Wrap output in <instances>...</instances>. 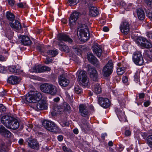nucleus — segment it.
<instances>
[{"instance_id": "nucleus-1", "label": "nucleus", "mask_w": 152, "mask_h": 152, "mask_svg": "<svg viewBox=\"0 0 152 152\" xmlns=\"http://www.w3.org/2000/svg\"><path fill=\"white\" fill-rule=\"evenodd\" d=\"M42 98L41 93L37 91H32L29 92L26 95V100L28 102L32 103L31 107L35 110L38 111L47 109L46 100H40Z\"/></svg>"}, {"instance_id": "nucleus-2", "label": "nucleus", "mask_w": 152, "mask_h": 152, "mask_svg": "<svg viewBox=\"0 0 152 152\" xmlns=\"http://www.w3.org/2000/svg\"><path fill=\"white\" fill-rule=\"evenodd\" d=\"M2 124L7 128L16 130L19 126L18 120L15 118L9 115H4L1 118Z\"/></svg>"}, {"instance_id": "nucleus-3", "label": "nucleus", "mask_w": 152, "mask_h": 152, "mask_svg": "<svg viewBox=\"0 0 152 152\" xmlns=\"http://www.w3.org/2000/svg\"><path fill=\"white\" fill-rule=\"evenodd\" d=\"M77 34L81 41L84 42L87 41L89 37V31L87 26L83 24L79 26L77 28Z\"/></svg>"}, {"instance_id": "nucleus-4", "label": "nucleus", "mask_w": 152, "mask_h": 152, "mask_svg": "<svg viewBox=\"0 0 152 152\" xmlns=\"http://www.w3.org/2000/svg\"><path fill=\"white\" fill-rule=\"evenodd\" d=\"M76 75L82 85L84 87H87L88 80L86 75V72L84 70H79L76 73Z\"/></svg>"}, {"instance_id": "nucleus-5", "label": "nucleus", "mask_w": 152, "mask_h": 152, "mask_svg": "<svg viewBox=\"0 0 152 152\" xmlns=\"http://www.w3.org/2000/svg\"><path fill=\"white\" fill-rule=\"evenodd\" d=\"M113 70V64L111 60H109L103 67L102 73L104 76L107 77L112 73Z\"/></svg>"}, {"instance_id": "nucleus-6", "label": "nucleus", "mask_w": 152, "mask_h": 152, "mask_svg": "<svg viewBox=\"0 0 152 152\" xmlns=\"http://www.w3.org/2000/svg\"><path fill=\"white\" fill-rule=\"evenodd\" d=\"M132 59L134 63L137 65L141 66L144 63L142 56L139 52H136L133 54Z\"/></svg>"}, {"instance_id": "nucleus-7", "label": "nucleus", "mask_w": 152, "mask_h": 152, "mask_svg": "<svg viewBox=\"0 0 152 152\" xmlns=\"http://www.w3.org/2000/svg\"><path fill=\"white\" fill-rule=\"evenodd\" d=\"M48 131L60 134L62 133L61 129L55 123L48 120Z\"/></svg>"}, {"instance_id": "nucleus-8", "label": "nucleus", "mask_w": 152, "mask_h": 152, "mask_svg": "<svg viewBox=\"0 0 152 152\" xmlns=\"http://www.w3.org/2000/svg\"><path fill=\"white\" fill-rule=\"evenodd\" d=\"M79 13L77 12H73L71 15L69 19V24L71 28H73V26L76 24V21L78 18Z\"/></svg>"}, {"instance_id": "nucleus-9", "label": "nucleus", "mask_w": 152, "mask_h": 152, "mask_svg": "<svg viewBox=\"0 0 152 152\" xmlns=\"http://www.w3.org/2000/svg\"><path fill=\"white\" fill-rule=\"evenodd\" d=\"M87 66L90 77L93 81H97L98 77L97 71L94 68L92 67L90 65H88Z\"/></svg>"}, {"instance_id": "nucleus-10", "label": "nucleus", "mask_w": 152, "mask_h": 152, "mask_svg": "<svg viewBox=\"0 0 152 152\" xmlns=\"http://www.w3.org/2000/svg\"><path fill=\"white\" fill-rule=\"evenodd\" d=\"M121 32L124 34H127L129 31V24L126 21H124L121 23L120 26Z\"/></svg>"}, {"instance_id": "nucleus-11", "label": "nucleus", "mask_w": 152, "mask_h": 152, "mask_svg": "<svg viewBox=\"0 0 152 152\" xmlns=\"http://www.w3.org/2000/svg\"><path fill=\"white\" fill-rule=\"evenodd\" d=\"M98 103L102 107L106 108L110 105V102L109 99L107 98L99 97L98 98Z\"/></svg>"}, {"instance_id": "nucleus-12", "label": "nucleus", "mask_w": 152, "mask_h": 152, "mask_svg": "<svg viewBox=\"0 0 152 152\" xmlns=\"http://www.w3.org/2000/svg\"><path fill=\"white\" fill-rule=\"evenodd\" d=\"M18 38L22 45H29L31 43V41L27 36L20 35L18 36Z\"/></svg>"}, {"instance_id": "nucleus-13", "label": "nucleus", "mask_w": 152, "mask_h": 152, "mask_svg": "<svg viewBox=\"0 0 152 152\" xmlns=\"http://www.w3.org/2000/svg\"><path fill=\"white\" fill-rule=\"evenodd\" d=\"M28 146L31 148L38 150L39 148V144L36 139L29 138L28 141Z\"/></svg>"}, {"instance_id": "nucleus-14", "label": "nucleus", "mask_w": 152, "mask_h": 152, "mask_svg": "<svg viewBox=\"0 0 152 152\" xmlns=\"http://www.w3.org/2000/svg\"><path fill=\"white\" fill-rule=\"evenodd\" d=\"M79 112L80 115L83 117L89 118V112L87 107L83 104L80 105L79 107Z\"/></svg>"}, {"instance_id": "nucleus-15", "label": "nucleus", "mask_w": 152, "mask_h": 152, "mask_svg": "<svg viewBox=\"0 0 152 152\" xmlns=\"http://www.w3.org/2000/svg\"><path fill=\"white\" fill-rule=\"evenodd\" d=\"M115 111L120 121L125 122L126 121L124 112H122L118 108H115Z\"/></svg>"}, {"instance_id": "nucleus-16", "label": "nucleus", "mask_w": 152, "mask_h": 152, "mask_svg": "<svg viewBox=\"0 0 152 152\" xmlns=\"http://www.w3.org/2000/svg\"><path fill=\"white\" fill-rule=\"evenodd\" d=\"M0 133L3 136L7 138H11L12 136V134L9 131L6 129L3 126L0 127Z\"/></svg>"}, {"instance_id": "nucleus-17", "label": "nucleus", "mask_w": 152, "mask_h": 152, "mask_svg": "<svg viewBox=\"0 0 152 152\" xmlns=\"http://www.w3.org/2000/svg\"><path fill=\"white\" fill-rule=\"evenodd\" d=\"M20 80V79L19 77L12 75L8 78L7 82L12 85H15L18 84Z\"/></svg>"}, {"instance_id": "nucleus-18", "label": "nucleus", "mask_w": 152, "mask_h": 152, "mask_svg": "<svg viewBox=\"0 0 152 152\" xmlns=\"http://www.w3.org/2000/svg\"><path fill=\"white\" fill-rule=\"evenodd\" d=\"M87 58L90 62L95 66H97L99 65V61L92 53H88L87 54Z\"/></svg>"}, {"instance_id": "nucleus-19", "label": "nucleus", "mask_w": 152, "mask_h": 152, "mask_svg": "<svg viewBox=\"0 0 152 152\" xmlns=\"http://www.w3.org/2000/svg\"><path fill=\"white\" fill-rule=\"evenodd\" d=\"M79 125L83 132L85 133L88 132L90 128L89 124L85 120L82 121L81 123L79 124Z\"/></svg>"}, {"instance_id": "nucleus-20", "label": "nucleus", "mask_w": 152, "mask_h": 152, "mask_svg": "<svg viewBox=\"0 0 152 152\" xmlns=\"http://www.w3.org/2000/svg\"><path fill=\"white\" fill-rule=\"evenodd\" d=\"M33 69L34 72H44L47 70L48 67L45 66L39 65L34 66Z\"/></svg>"}, {"instance_id": "nucleus-21", "label": "nucleus", "mask_w": 152, "mask_h": 152, "mask_svg": "<svg viewBox=\"0 0 152 152\" xmlns=\"http://www.w3.org/2000/svg\"><path fill=\"white\" fill-rule=\"evenodd\" d=\"M58 38L60 41H67L69 43H71L73 42L72 39L65 34H59L58 35Z\"/></svg>"}, {"instance_id": "nucleus-22", "label": "nucleus", "mask_w": 152, "mask_h": 152, "mask_svg": "<svg viewBox=\"0 0 152 152\" xmlns=\"http://www.w3.org/2000/svg\"><path fill=\"white\" fill-rule=\"evenodd\" d=\"M58 81L59 84L63 87L67 86L69 83V81L66 78L60 75L58 78Z\"/></svg>"}, {"instance_id": "nucleus-23", "label": "nucleus", "mask_w": 152, "mask_h": 152, "mask_svg": "<svg viewBox=\"0 0 152 152\" xmlns=\"http://www.w3.org/2000/svg\"><path fill=\"white\" fill-rule=\"evenodd\" d=\"M11 27L17 30H19L22 27L20 22L18 20L12 21L10 23Z\"/></svg>"}, {"instance_id": "nucleus-24", "label": "nucleus", "mask_w": 152, "mask_h": 152, "mask_svg": "<svg viewBox=\"0 0 152 152\" xmlns=\"http://www.w3.org/2000/svg\"><path fill=\"white\" fill-rule=\"evenodd\" d=\"M92 91L96 94H98L102 92L100 85L98 83L93 84L92 86Z\"/></svg>"}, {"instance_id": "nucleus-25", "label": "nucleus", "mask_w": 152, "mask_h": 152, "mask_svg": "<svg viewBox=\"0 0 152 152\" xmlns=\"http://www.w3.org/2000/svg\"><path fill=\"white\" fill-rule=\"evenodd\" d=\"M99 14L97 8L94 7H91L89 8V15L92 17L96 16Z\"/></svg>"}, {"instance_id": "nucleus-26", "label": "nucleus", "mask_w": 152, "mask_h": 152, "mask_svg": "<svg viewBox=\"0 0 152 152\" xmlns=\"http://www.w3.org/2000/svg\"><path fill=\"white\" fill-rule=\"evenodd\" d=\"M48 93L52 95H54L57 93L56 87L51 84H48Z\"/></svg>"}, {"instance_id": "nucleus-27", "label": "nucleus", "mask_w": 152, "mask_h": 152, "mask_svg": "<svg viewBox=\"0 0 152 152\" xmlns=\"http://www.w3.org/2000/svg\"><path fill=\"white\" fill-rule=\"evenodd\" d=\"M59 49L61 51L64 52L66 53H68L69 51V49L68 46L62 44V43H59L58 44Z\"/></svg>"}, {"instance_id": "nucleus-28", "label": "nucleus", "mask_w": 152, "mask_h": 152, "mask_svg": "<svg viewBox=\"0 0 152 152\" xmlns=\"http://www.w3.org/2000/svg\"><path fill=\"white\" fill-rule=\"evenodd\" d=\"M137 16L139 19L143 20L145 17V14L144 11L141 9H139L137 10Z\"/></svg>"}, {"instance_id": "nucleus-29", "label": "nucleus", "mask_w": 152, "mask_h": 152, "mask_svg": "<svg viewBox=\"0 0 152 152\" xmlns=\"http://www.w3.org/2000/svg\"><path fill=\"white\" fill-rule=\"evenodd\" d=\"M93 51L98 57H100L102 53V50L98 46L95 47L93 50Z\"/></svg>"}, {"instance_id": "nucleus-30", "label": "nucleus", "mask_w": 152, "mask_h": 152, "mask_svg": "<svg viewBox=\"0 0 152 152\" xmlns=\"http://www.w3.org/2000/svg\"><path fill=\"white\" fill-rule=\"evenodd\" d=\"M6 16L7 19L9 20L12 21L14 20L15 16L13 14L9 11L7 12L6 13Z\"/></svg>"}, {"instance_id": "nucleus-31", "label": "nucleus", "mask_w": 152, "mask_h": 152, "mask_svg": "<svg viewBox=\"0 0 152 152\" xmlns=\"http://www.w3.org/2000/svg\"><path fill=\"white\" fill-rule=\"evenodd\" d=\"M8 69L10 72L18 74H19L20 72V71L19 69H16L15 66H12L9 67Z\"/></svg>"}, {"instance_id": "nucleus-32", "label": "nucleus", "mask_w": 152, "mask_h": 152, "mask_svg": "<svg viewBox=\"0 0 152 152\" xmlns=\"http://www.w3.org/2000/svg\"><path fill=\"white\" fill-rule=\"evenodd\" d=\"M146 39L142 37H139L137 39V44L140 46L142 47V45L145 43Z\"/></svg>"}, {"instance_id": "nucleus-33", "label": "nucleus", "mask_w": 152, "mask_h": 152, "mask_svg": "<svg viewBox=\"0 0 152 152\" xmlns=\"http://www.w3.org/2000/svg\"><path fill=\"white\" fill-rule=\"evenodd\" d=\"M120 64H118V66H119L117 69V72L118 75H122L125 72V68L124 67H120L119 65Z\"/></svg>"}, {"instance_id": "nucleus-34", "label": "nucleus", "mask_w": 152, "mask_h": 152, "mask_svg": "<svg viewBox=\"0 0 152 152\" xmlns=\"http://www.w3.org/2000/svg\"><path fill=\"white\" fill-rule=\"evenodd\" d=\"M40 89L41 91L45 93H48V84L44 83L40 86Z\"/></svg>"}, {"instance_id": "nucleus-35", "label": "nucleus", "mask_w": 152, "mask_h": 152, "mask_svg": "<svg viewBox=\"0 0 152 152\" xmlns=\"http://www.w3.org/2000/svg\"><path fill=\"white\" fill-rule=\"evenodd\" d=\"M6 37L9 39H11L13 35V32L11 31L10 28H9L8 30L5 32Z\"/></svg>"}, {"instance_id": "nucleus-36", "label": "nucleus", "mask_w": 152, "mask_h": 152, "mask_svg": "<svg viewBox=\"0 0 152 152\" xmlns=\"http://www.w3.org/2000/svg\"><path fill=\"white\" fill-rule=\"evenodd\" d=\"M147 143L149 147L152 148V135L148 136L147 138Z\"/></svg>"}, {"instance_id": "nucleus-37", "label": "nucleus", "mask_w": 152, "mask_h": 152, "mask_svg": "<svg viewBox=\"0 0 152 152\" xmlns=\"http://www.w3.org/2000/svg\"><path fill=\"white\" fill-rule=\"evenodd\" d=\"M58 50L57 49L54 50H50L48 54L51 55L52 57H54L58 54Z\"/></svg>"}, {"instance_id": "nucleus-38", "label": "nucleus", "mask_w": 152, "mask_h": 152, "mask_svg": "<svg viewBox=\"0 0 152 152\" xmlns=\"http://www.w3.org/2000/svg\"><path fill=\"white\" fill-rule=\"evenodd\" d=\"M152 47V45L151 42L148 41L147 40L145 42V43L142 45V47L146 48H149Z\"/></svg>"}, {"instance_id": "nucleus-39", "label": "nucleus", "mask_w": 152, "mask_h": 152, "mask_svg": "<svg viewBox=\"0 0 152 152\" xmlns=\"http://www.w3.org/2000/svg\"><path fill=\"white\" fill-rule=\"evenodd\" d=\"M74 89L75 92L78 94L80 93L82 91V89L77 85L75 86Z\"/></svg>"}, {"instance_id": "nucleus-40", "label": "nucleus", "mask_w": 152, "mask_h": 152, "mask_svg": "<svg viewBox=\"0 0 152 152\" xmlns=\"http://www.w3.org/2000/svg\"><path fill=\"white\" fill-rule=\"evenodd\" d=\"M123 83H126V85H128L129 84V78L127 76H123L122 78Z\"/></svg>"}, {"instance_id": "nucleus-41", "label": "nucleus", "mask_w": 152, "mask_h": 152, "mask_svg": "<svg viewBox=\"0 0 152 152\" xmlns=\"http://www.w3.org/2000/svg\"><path fill=\"white\" fill-rule=\"evenodd\" d=\"M1 149L0 150V152H6V149L7 148V146L4 143H2L0 146Z\"/></svg>"}, {"instance_id": "nucleus-42", "label": "nucleus", "mask_w": 152, "mask_h": 152, "mask_svg": "<svg viewBox=\"0 0 152 152\" xmlns=\"http://www.w3.org/2000/svg\"><path fill=\"white\" fill-rule=\"evenodd\" d=\"M6 108L2 104H0V113H4L6 111Z\"/></svg>"}, {"instance_id": "nucleus-43", "label": "nucleus", "mask_w": 152, "mask_h": 152, "mask_svg": "<svg viewBox=\"0 0 152 152\" xmlns=\"http://www.w3.org/2000/svg\"><path fill=\"white\" fill-rule=\"evenodd\" d=\"M68 1L69 4L70 6L75 5L77 2V0H68Z\"/></svg>"}, {"instance_id": "nucleus-44", "label": "nucleus", "mask_w": 152, "mask_h": 152, "mask_svg": "<svg viewBox=\"0 0 152 152\" xmlns=\"http://www.w3.org/2000/svg\"><path fill=\"white\" fill-rule=\"evenodd\" d=\"M42 125L43 127L47 129L48 128V121L46 120H43L42 122Z\"/></svg>"}, {"instance_id": "nucleus-45", "label": "nucleus", "mask_w": 152, "mask_h": 152, "mask_svg": "<svg viewBox=\"0 0 152 152\" xmlns=\"http://www.w3.org/2000/svg\"><path fill=\"white\" fill-rule=\"evenodd\" d=\"M146 53L147 54L148 57L152 59V50L147 51Z\"/></svg>"}, {"instance_id": "nucleus-46", "label": "nucleus", "mask_w": 152, "mask_h": 152, "mask_svg": "<svg viewBox=\"0 0 152 152\" xmlns=\"http://www.w3.org/2000/svg\"><path fill=\"white\" fill-rule=\"evenodd\" d=\"M43 45H39L37 46V49L39 50L40 52H43V50H42L43 48Z\"/></svg>"}, {"instance_id": "nucleus-47", "label": "nucleus", "mask_w": 152, "mask_h": 152, "mask_svg": "<svg viewBox=\"0 0 152 152\" xmlns=\"http://www.w3.org/2000/svg\"><path fill=\"white\" fill-rule=\"evenodd\" d=\"M145 3L148 6L151 7L152 6V0H145Z\"/></svg>"}, {"instance_id": "nucleus-48", "label": "nucleus", "mask_w": 152, "mask_h": 152, "mask_svg": "<svg viewBox=\"0 0 152 152\" xmlns=\"http://www.w3.org/2000/svg\"><path fill=\"white\" fill-rule=\"evenodd\" d=\"M26 3H19L17 4V5L20 8L24 7L26 5Z\"/></svg>"}, {"instance_id": "nucleus-49", "label": "nucleus", "mask_w": 152, "mask_h": 152, "mask_svg": "<svg viewBox=\"0 0 152 152\" xmlns=\"http://www.w3.org/2000/svg\"><path fill=\"white\" fill-rule=\"evenodd\" d=\"M134 80L137 82H138L139 80V76L138 73H135L134 75Z\"/></svg>"}, {"instance_id": "nucleus-50", "label": "nucleus", "mask_w": 152, "mask_h": 152, "mask_svg": "<svg viewBox=\"0 0 152 152\" xmlns=\"http://www.w3.org/2000/svg\"><path fill=\"white\" fill-rule=\"evenodd\" d=\"M146 34L148 37L152 39V31L147 32Z\"/></svg>"}, {"instance_id": "nucleus-51", "label": "nucleus", "mask_w": 152, "mask_h": 152, "mask_svg": "<svg viewBox=\"0 0 152 152\" xmlns=\"http://www.w3.org/2000/svg\"><path fill=\"white\" fill-rule=\"evenodd\" d=\"M61 125L63 127H64L69 126V124L67 121H64L61 124Z\"/></svg>"}, {"instance_id": "nucleus-52", "label": "nucleus", "mask_w": 152, "mask_h": 152, "mask_svg": "<svg viewBox=\"0 0 152 152\" xmlns=\"http://www.w3.org/2000/svg\"><path fill=\"white\" fill-rule=\"evenodd\" d=\"M7 58L6 57H5L4 56L0 55V61H6Z\"/></svg>"}, {"instance_id": "nucleus-53", "label": "nucleus", "mask_w": 152, "mask_h": 152, "mask_svg": "<svg viewBox=\"0 0 152 152\" xmlns=\"http://www.w3.org/2000/svg\"><path fill=\"white\" fill-rule=\"evenodd\" d=\"M8 2L10 5L11 6H13L15 4L14 0H8Z\"/></svg>"}, {"instance_id": "nucleus-54", "label": "nucleus", "mask_w": 152, "mask_h": 152, "mask_svg": "<svg viewBox=\"0 0 152 152\" xmlns=\"http://www.w3.org/2000/svg\"><path fill=\"white\" fill-rule=\"evenodd\" d=\"M62 149L65 152H69L70 151V149L67 148L65 145L62 146Z\"/></svg>"}, {"instance_id": "nucleus-55", "label": "nucleus", "mask_w": 152, "mask_h": 152, "mask_svg": "<svg viewBox=\"0 0 152 152\" xmlns=\"http://www.w3.org/2000/svg\"><path fill=\"white\" fill-rule=\"evenodd\" d=\"M57 139L59 141L61 142L63 140L64 137L62 135H59L57 136Z\"/></svg>"}, {"instance_id": "nucleus-56", "label": "nucleus", "mask_w": 152, "mask_h": 152, "mask_svg": "<svg viewBox=\"0 0 152 152\" xmlns=\"http://www.w3.org/2000/svg\"><path fill=\"white\" fill-rule=\"evenodd\" d=\"M150 102L149 101H147L144 103V105L145 107H147L149 106L150 104Z\"/></svg>"}, {"instance_id": "nucleus-57", "label": "nucleus", "mask_w": 152, "mask_h": 152, "mask_svg": "<svg viewBox=\"0 0 152 152\" xmlns=\"http://www.w3.org/2000/svg\"><path fill=\"white\" fill-rule=\"evenodd\" d=\"M125 134L126 136H129L131 134V132L129 130H126L125 132Z\"/></svg>"}, {"instance_id": "nucleus-58", "label": "nucleus", "mask_w": 152, "mask_h": 152, "mask_svg": "<svg viewBox=\"0 0 152 152\" xmlns=\"http://www.w3.org/2000/svg\"><path fill=\"white\" fill-rule=\"evenodd\" d=\"M147 16L150 18L152 19V11L147 13Z\"/></svg>"}, {"instance_id": "nucleus-59", "label": "nucleus", "mask_w": 152, "mask_h": 152, "mask_svg": "<svg viewBox=\"0 0 152 152\" xmlns=\"http://www.w3.org/2000/svg\"><path fill=\"white\" fill-rule=\"evenodd\" d=\"M145 96V94L144 93H141L139 94V97L140 99L143 98Z\"/></svg>"}, {"instance_id": "nucleus-60", "label": "nucleus", "mask_w": 152, "mask_h": 152, "mask_svg": "<svg viewBox=\"0 0 152 152\" xmlns=\"http://www.w3.org/2000/svg\"><path fill=\"white\" fill-rule=\"evenodd\" d=\"M59 100H60V98L58 97H57L56 98H55L53 99V101L54 102H58Z\"/></svg>"}, {"instance_id": "nucleus-61", "label": "nucleus", "mask_w": 152, "mask_h": 152, "mask_svg": "<svg viewBox=\"0 0 152 152\" xmlns=\"http://www.w3.org/2000/svg\"><path fill=\"white\" fill-rule=\"evenodd\" d=\"M61 22L64 24H66L67 22V20L66 19L62 18L61 19Z\"/></svg>"}, {"instance_id": "nucleus-62", "label": "nucleus", "mask_w": 152, "mask_h": 152, "mask_svg": "<svg viewBox=\"0 0 152 152\" xmlns=\"http://www.w3.org/2000/svg\"><path fill=\"white\" fill-rule=\"evenodd\" d=\"M74 51L75 52H80V50L77 47H74Z\"/></svg>"}, {"instance_id": "nucleus-63", "label": "nucleus", "mask_w": 152, "mask_h": 152, "mask_svg": "<svg viewBox=\"0 0 152 152\" xmlns=\"http://www.w3.org/2000/svg\"><path fill=\"white\" fill-rule=\"evenodd\" d=\"M107 136V134L106 133H103L101 134V137L102 139H104L105 137Z\"/></svg>"}, {"instance_id": "nucleus-64", "label": "nucleus", "mask_w": 152, "mask_h": 152, "mask_svg": "<svg viewBox=\"0 0 152 152\" xmlns=\"http://www.w3.org/2000/svg\"><path fill=\"white\" fill-rule=\"evenodd\" d=\"M73 132L75 134H77L78 133V130L77 129H75L73 130Z\"/></svg>"}]
</instances>
